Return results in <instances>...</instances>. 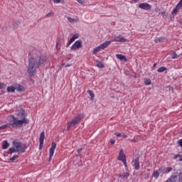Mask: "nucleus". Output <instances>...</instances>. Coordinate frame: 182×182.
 Masks as SVG:
<instances>
[{"label": "nucleus", "instance_id": "obj_1", "mask_svg": "<svg viewBox=\"0 0 182 182\" xmlns=\"http://www.w3.org/2000/svg\"><path fill=\"white\" fill-rule=\"evenodd\" d=\"M17 118L15 116L11 115V120L9 124H6L0 127V130H5L9 126L11 127H22L23 124H29V119L26 118L25 110L21 109L16 114Z\"/></svg>", "mask_w": 182, "mask_h": 182}, {"label": "nucleus", "instance_id": "obj_2", "mask_svg": "<svg viewBox=\"0 0 182 182\" xmlns=\"http://www.w3.org/2000/svg\"><path fill=\"white\" fill-rule=\"evenodd\" d=\"M46 62V57L45 55H41L39 58L31 57L28 59V73L30 76H33L36 73V70L39 69L40 66L45 65Z\"/></svg>", "mask_w": 182, "mask_h": 182}, {"label": "nucleus", "instance_id": "obj_3", "mask_svg": "<svg viewBox=\"0 0 182 182\" xmlns=\"http://www.w3.org/2000/svg\"><path fill=\"white\" fill-rule=\"evenodd\" d=\"M26 149L21 141H18L16 140L13 141V147L9 148V154H12V153H25Z\"/></svg>", "mask_w": 182, "mask_h": 182}, {"label": "nucleus", "instance_id": "obj_4", "mask_svg": "<svg viewBox=\"0 0 182 182\" xmlns=\"http://www.w3.org/2000/svg\"><path fill=\"white\" fill-rule=\"evenodd\" d=\"M85 116L83 114H77L74 119L71 120V122H68L67 129L70 130V127H75L77 124H79L80 123V121L82 119H83Z\"/></svg>", "mask_w": 182, "mask_h": 182}, {"label": "nucleus", "instance_id": "obj_5", "mask_svg": "<svg viewBox=\"0 0 182 182\" xmlns=\"http://www.w3.org/2000/svg\"><path fill=\"white\" fill-rule=\"evenodd\" d=\"M117 160H119L120 161H122L124 166L127 167V162L126 161V154H124V152L123 151V149H121L119 151V154Z\"/></svg>", "mask_w": 182, "mask_h": 182}, {"label": "nucleus", "instance_id": "obj_6", "mask_svg": "<svg viewBox=\"0 0 182 182\" xmlns=\"http://www.w3.org/2000/svg\"><path fill=\"white\" fill-rule=\"evenodd\" d=\"M111 42H120L121 43H124L127 42V39L124 38L122 35L115 36L114 40Z\"/></svg>", "mask_w": 182, "mask_h": 182}, {"label": "nucleus", "instance_id": "obj_7", "mask_svg": "<svg viewBox=\"0 0 182 182\" xmlns=\"http://www.w3.org/2000/svg\"><path fill=\"white\" fill-rule=\"evenodd\" d=\"M82 46V41H77L73 44L70 49L71 50H77V49H80Z\"/></svg>", "mask_w": 182, "mask_h": 182}, {"label": "nucleus", "instance_id": "obj_8", "mask_svg": "<svg viewBox=\"0 0 182 182\" xmlns=\"http://www.w3.org/2000/svg\"><path fill=\"white\" fill-rule=\"evenodd\" d=\"M139 8L144 11H150V9H151V5L148 3H142L139 5Z\"/></svg>", "mask_w": 182, "mask_h": 182}, {"label": "nucleus", "instance_id": "obj_9", "mask_svg": "<svg viewBox=\"0 0 182 182\" xmlns=\"http://www.w3.org/2000/svg\"><path fill=\"white\" fill-rule=\"evenodd\" d=\"M55 149H56V143L52 142L51 147L50 148L49 160H52V157H53L55 153Z\"/></svg>", "mask_w": 182, "mask_h": 182}, {"label": "nucleus", "instance_id": "obj_10", "mask_svg": "<svg viewBox=\"0 0 182 182\" xmlns=\"http://www.w3.org/2000/svg\"><path fill=\"white\" fill-rule=\"evenodd\" d=\"M178 178V176L176 175V173L171 175L166 182H177V179Z\"/></svg>", "mask_w": 182, "mask_h": 182}, {"label": "nucleus", "instance_id": "obj_11", "mask_svg": "<svg viewBox=\"0 0 182 182\" xmlns=\"http://www.w3.org/2000/svg\"><path fill=\"white\" fill-rule=\"evenodd\" d=\"M134 166L135 170L140 169V161H139V157L134 160Z\"/></svg>", "mask_w": 182, "mask_h": 182}, {"label": "nucleus", "instance_id": "obj_12", "mask_svg": "<svg viewBox=\"0 0 182 182\" xmlns=\"http://www.w3.org/2000/svg\"><path fill=\"white\" fill-rule=\"evenodd\" d=\"M76 39H79V33H76L73 36V37L70 39L69 43L67 46H69V45L73 43Z\"/></svg>", "mask_w": 182, "mask_h": 182}, {"label": "nucleus", "instance_id": "obj_13", "mask_svg": "<svg viewBox=\"0 0 182 182\" xmlns=\"http://www.w3.org/2000/svg\"><path fill=\"white\" fill-rule=\"evenodd\" d=\"M110 43H112V41H107L101 44L100 46L101 49L103 50V49H106V48H107V46H109Z\"/></svg>", "mask_w": 182, "mask_h": 182}, {"label": "nucleus", "instance_id": "obj_14", "mask_svg": "<svg viewBox=\"0 0 182 182\" xmlns=\"http://www.w3.org/2000/svg\"><path fill=\"white\" fill-rule=\"evenodd\" d=\"M116 58L119 60H124V62H127V58L124 55L117 54Z\"/></svg>", "mask_w": 182, "mask_h": 182}, {"label": "nucleus", "instance_id": "obj_15", "mask_svg": "<svg viewBox=\"0 0 182 182\" xmlns=\"http://www.w3.org/2000/svg\"><path fill=\"white\" fill-rule=\"evenodd\" d=\"M9 147V142H8V141L6 140L3 141L1 149L3 150H6V149H8Z\"/></svg>", "mask_w": 182, "mask_h": 182}, {"label": "nucleus", "instance_id": "obj_16", "mask_svg": "<svg viewBox=\"0 0 182 182\" xmlns=\"http://www.w3.org/2000/svg\"><path fill=\"white\" fill-rule=\"evenodd\" d=\"M166 41V38L164 37H159L156 38L154 40L155 43H163Z\"/></svg>", "mask_w": 182, "mask_h": 182}, {"label": "nucleus", "instance_id": "obj_17", "mask_svg": "<svg viewBox=\"0 0 182 182\" xmlns=\"http://www.w3.org/2000/svg\"><path fill=\"white\" fill-rule=\"evenodd\" d=\"M15 90H16V85H11L7 87V92L9 93H14V92H15Z\"/></svg>", "mask_w": 182, "mask_h": 182}, {"label": "nucleus", "instance_id": "obj_18", "mask_svg": "<svg viewBox=\"0 0 182 182\" xmlns=\"http://www.w3.org/2000/svg\"><path fill=\"white\" fill-rule=\"evenodd\" d=\"M68 21L70 23H76V22L79 21V18L76 17L75 18H72L71 17H68Z\"/></svg>", "mask_w": 182, "mask_h": 182}, {"label": "nucleus", "instance_id": "obj_19", "mask_svg": "<svg viewBox=\"0 0 182 182\" xmlns=\"http://www.w3.org/2000/svg\"><path fill=\"white\" fill-rule=\"evenodd\" d=\"M45 140V132H42L40 134L39 141L43 143Z\"/></svg>", "mask_w": 182, "mask_h": 182}, {"label": "nucleus", "instance_id": "obj_20", "mask_svg": "<svg viewBox=\"0 0 182 182\" xmlns=\"http://www.w3.org/2000/svg\"><path fill=\"white\" fill-rule=\"evenodd\" d=\"M102 50V48L100 46L96 47L95 48H94V50H92V53L94 55H96V53H97L98 52H100Z\"/></svg>", "mask_w": 182, "mask_h": 182}, {"label": "nucleus", "instance_id": "obj_21", "mask_svg": "<svg viewBox=\"0 0 182 182\" xmlns=\"http://www.w3.org/2000/svg\"><path fill=\"white\" fill-rule=\"evenodd\" d=\"M181 7H180V6H178V4H177L176 6V8L172 10V14H177V12H178V11H180V9H181Z\"/></svg>", "mask_w": 182, "mask_h": 182}, {"label": "nucleus", "instance_id": "obj_22", "mask_svg": "<svg viewBox=\"0 0 182 182\" xmlns=\"http://www.w3.org/2000/svg\"><path fill=\"white\" fill-rule=\"evenodd\" d=\"M16 90H18V92H22L23 90V87L21 85H16Z\"/></svg>", "mask_w": 182, "mask_h": 182}, {"label": "nucleus", "instance_id": "obj_23", "mask_svg": "<svg viewBox=\"0 0 182 182\" xmlns=\"http://www.w3.org/2000/svg\"><path fill=\"white\" fill-rule=\"evenodd\" d=\"M129 176V173L126 172L119 176L120 178H127V177Z\"/></svg>", "mask_w": 182, "mask_h": 182}, {"label": "nucleus", "instance_id": "obj_24", "mask_svg": "<svg viewBox=\"0 0 182 182\" xmlns=\"http://www.w3.org/2000/svg\"><path fill=\"white\" fill-rule=\"evenodd\" d=\"M144 82L146 86H149V85H151V80H150V79L146 78L144 79Z\"/></svg>", "mask_w": 182, "mask_h": 182}, {"label": "nucleus", "instance_id": "obj_25", "mask_svg": "<svg viewBox=\"0 0 182 182\" xmlns=\"http://www.w3.org/2000/svg\"><path fill=\"white\" fill-rule=\"evenodd\" d=\"M174 160L178 159V161H182V156L181 154H176L173 157Z\"/></svg>", "mask_w": 182, "mask_h": 182}, {"label": "nucleus", "instance_id": "obj_26", "mask_svg": "<svg viewBox=\"0 0 182 182\" xmlns=\"http://www.w3.org/2000/svg\"><path fill=\"white\" fill-rule=\"evenodd\" d=\"M165 70H167V68L166 67H160L158 70L157 72H159L160 73L164 72Z\"/></svg>", "mask_w": 182, "mask_h": 182}, {"label": "nucleus", "instance_id": "obj_27", "mask_svg": "<svg viewBox=\"0 0 182 182\" xmlns=\"http://www.w3.org/2000/svg\"><path fill=\"white\" fill-rule=\"evenodd\" d=\"M159 176H160L159 171H155L153 173V177H154V178H159Z\"/></svg>", "mask_w": 182, "mask_h": 182}, {"label": "nucleus", "instance_id": "obj_28", "mask_svg": "<svg viewBox=\"0 0 182 182\" xmlns=\"http://www.w3.org/2000/svg\"><path fill=\"white\" fill-rule=\"evenodd\" d=\"M170 171H173V168L168 167L165 169L164 173H166V174H168V173H170Z\"/></svg>", "mask_w": 182, "mask_h": 182}, {"label": "nucleus", "instance_id": "obj_29", "mask_svg": "<svg viewBox=\"0 0 182 182\" xmlns=\"http://www.w3.org/2000/svg\"><path fill=\"white\" fill-rule=\"evenodd\" d=\"M97 68H100V69H103V68H105V65L100 62L97 64Z\"/></svg>", "mask_w": 182, "mask_h": 182}, {"label": "nucleus", "instance_id": "obj_30", "mask_svg": "<svg viewBox=\"0 0 182 182\" xmlns=\"http://www.w3.org/2000/svg\"><path fill=\"white\" fill-rule=\"evenodd\" d=\"M88 93H89V95H90L91 99H93V98L95 97V94L93 93V91L89 90V91H88Z\"/></svg>", "mask_w": 182, "mask_h": 182}, {"label": "nucleus", "instance_id": "obj_31", "mask_svg": "<svg viewBox=\"0 0 182 182\" xmlns=\"http://www.w3.org/2000/svg\"><path fill=\"white\" fill-rule=\"evenodd\" d=\"M5 87H6V84L0 82V89H5Z\"/></svg>", "mask_w": 182, "mask_h": 182}, {"label": "nucleus", "instance_id": "obj_32", "mask_svg": "<svg viewBox=\"0 0 182 182\" xmlns=\"http://www.w3.org/2000/svg\"><path fill=\"white\" fill-rule=\"evenodd\" d=\"M78 4H81L82 5L83 4H86V0H76Z\"/></svg>", "mask_w": 182, "mask_h": 182}, {"label": "nucleus", "instance_id": "obj_33", "mask_svg": "<svg viewBox=\"0 0 182 182\" xmlns=\"http://www.w3.org/2000/svg\"><path fill=\"white\" fill-rule=\"evenodd\" d=\"M18 156L17 155H14L12 158L10 159V160L11 161H15V160H16V159H18Z\"/></svg>", "mask_w": 182, "mask_h": 182}, {"label": "nucleus", "instance_id": "obj_34", "mask_svg": "<svg viewBox=\"0 0 182 182\" xmlns=\"http://www.w3.org/2000/svg\"><path fill=\"white\" fill-rule=\"evenodd\" d=\"M46 18H50V16H53V13L50 12L48 14H46Z\"/></svg>", "mask_w": 182, "mask_h": 182}, {"label": "nucleus", "instance_id": "obj_35", "mask_svg": "<svg viewBox=\"0 0 182 182\" xmlns=\"http://www.w3.org/2000/svg\"><path fill=\"white\" fill-rule=\"evenodd\" d=\"M176 58H178V55H177V53H174L172 55V59H176Z\"/></svg>", "mask_w": 182, "mask_h": 182}, {"label": "nucleus", "instance_id": "obj_36", "mask_svg": "<svg viewBox=\"0 0 182 182\" xmlns=\"http://www.w3.org/2000/svg\"><path fill=\"white\" fill-rule=\"evenodd\" d=\"M110 143H111V144H114V143H116V140H114L113 139H110Z\"/></svg>", "mask_w": 182, "mask_h": 182}, {"label": "nucleus", "instance_id": "obj_37", "mask_svg": "<svg viewBox=\"0 0 182 182\" xmlns=\"http://www.w3.org/2000/svg\"><path fill=\"white\" fill-rule=\"evenodd\" d=\"M43 148V142H42V144L41 142H40V145H39L40 150L42 149Z\"/></svg>", "mask_w": 182, "mask_h": 182}, {"label": "nucleus", "instance_id": "obj_38", "mask_svg": "<svg viewBox=\"0 0 182 182\" xmlns=\"http://www.w3.org/2000/svg\"><path fill=\"white\" fill-rule=\"evenodd\" d=\"M54 4H60V0H53Z\"/></svg>", "mask_w": 182, "mask_h": 182}, {"label": "nucleus", "instance_id": "obj_39", "mask_svg": "<svg viewBox=\"0 0 182 182\" xmlns=\"http://www.w3.org/2000/svg\"><path fill=\"white\" fill-rule=\"evenodd\" d=\"M178 6H180V8H182V0H180L179 3L178 4Z\"/></svg>", "mask_w": 182, "mask_h": 182}, {"label": "nucleus", "instance_id": "obj_40", "mask_svg": "<svg viewBox=\"0 0 182 182\" xmlns=\"http://www.w3.org/2000/svg\"><path fill=\"white\" fill-rule=\"evenodd\" d=\"M161 15L164 18V16H166V11H161Z\"/></svg>", "mask_w": 182, "mask_h": 182}, {"label": "nucleus", "instance_id": "obj_41", "mask_svg": "<svg viewBox=\"0 0 182 182\" xmlns=\"http://www.w3.org/2000/svg\"><path fill=\"white\" fill-rule=\"evenodd\" d=\"M116 136H117V137H122V134L117 133V134H116Z\"/></svg>", "mask_w": 182, "mask_h": 182}, {"label": "nucleus", "instance_id": "obj_42", "mask_svg": "<svg viewBox=\"0 0 182 182\" xmlns=\"http://www.w3.org/2000/svg\"><path fill=\"white\" fill-rule=\"evenodd\" d=\"M70 66V64H69V63H67V64L65 65V68H69Z\"/></svg>", "mask_w": 182, "mask_h": 182}, {"label": "nucleus", "instance_id": "obj_43", "mask_svg": "<svg viewBox=\"0 0 182 182\" xmlns=\"http://www.w3.org/2000/svg\"><path fill=\"white\" fill-rule=\"evenodd\" d=\"M122 136L124 137V139H127V135L126 134H123Z\"/></svg>", "mask_w": 182, "mask_h": 182}, {"label": "nucleus", "instance_id": "obj_44", "mask_svg": "<svg viewBox=\"0 0 182 182\" xmlns=\"http://www.w3.org/2000/svg\"><path fill=\"white\" fill-rule=\"evenodd\" d=\"M14 29H16V28H18V26H15V23H14Z\"/></svg>", "mask_w": 182, "mask_h": 182}, {"label": "nucleus", "instance_id": "obj_45", "mask_svg": "<svg viewBox=\"0 0 182 182\" xmlns=\"http://www.w3.org/2000/svg\"><path fill=\"white\" fill-rule=\"evenodd\" d=\"M133 2L136 4V2H139V0H133Z\"/></svg>", "mask_w": 182, "mask_h": 182}, {"label": "nucleus", "instance_id": "obj_46", "mask_svg": "<svg viewBox=\"0 0 182 182\" xmlns=\"http://www.w3.org/2000/svg\"><path fill=\"white\" fill-rule=\"evenodd\" d=\"M77 151H78V153H80V151H82V149H80L77 150Z\"/></svg>", "mask_w": 182, "mask_h": 182}, {"label": "nucleus", "instance_id": "obj_47", "mask_svg": "<svg viewBox=\"0 0 182 182\" xmlns=\"http://www.w3.org/2000/svg\"><path fill=\"white\" fill-rule=\"evenodd\" d=\"M156 65H157V64L154 63V67L155 68V66H156Z\"/></svg>", "mask_w": 182, "mask_h": 182}, {"label": "nucleus", "instance_id": "obj_48", "mask_svg": "<svg viewBox=\"0 0 182 182\" xmlns=\"http://www.w3.org/2000/svg\"><path fill=\"white\" fill-rule=\"evenodd\" d=\"M159 171H161V169H159Z\"/></svg>", "mask_w": 182, "mask_h": 182}]
</instances>
